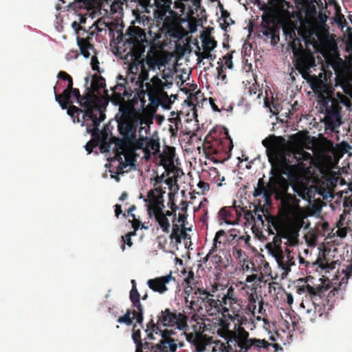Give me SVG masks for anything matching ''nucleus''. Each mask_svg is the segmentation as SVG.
Returning <instances> with one entry per match:
<instances>
[{"instance_id":"obj_1","label":"nucleus","mask_w":352,"mask_h":352,"mask_svg":"<svg viewBox=\"0 0 352 352\" xmlns=\"http://www.w3.org/2000/svg\"><path fill=\"white\" fill-rule=\"evenodd\" d=\"M122 43L119 42L118 51L128 62V78L131 82L135 80L136 92L133 99L140 100L144 107L146 102V95L151 104L166 107L170 103L168 94L164 91L165 83L158 75L149 78V71L155 70L162 64L158 54L150 50L147 55L144 53L149 42L146 38L144 30L135 25H130L124 34L119 37Z\"/></svg>"},{"instance_id":"obj_2","label":"nucleus","mask_w":352,"mask_h":352,"mask_svg":"<svg viewBox=\"0 0 352 352\" xmlns=\"http://www.w3.org/2000/svg\"><path fill=\"white\" fill-rule=\"evenodd\" d=\"M211 292L214 294L215 299L211 296H192V300L190 302V309L194 312L204 310L211 316L221 314L232 322H239L243 308L235 288L214 283Z\"/></svg>"},{"instance_id":"obj_3","label":"nucleus","mask_w":352,"mask_h":352,"mask_svg":"<svg viewBox=\"0 0 352 352\" xmlns=\"http://www.w3.org/2000/svg\"><path fill=\"white\" fill-rule=\"evenodd\" d=\"M58 78L63 80H68L67 87L61 94H57L56 87H54L56 101L58 102L62 109H66L69 104L73 103L72 100V95H73L80 106L84 108L83 120L85 121L92 120L93 124L96 126L105 119L104 108L100 104L98 97L88 86L89 76L85 78L87 91L82 96L80 95L78 89L73 87V79L67 72H59Z\"/></svg>"},{"instance_id":"obj_4","label":"nucleus","mask_w":352,"mask_h":352,"mask_svg":"<svg viewBox=\"0 0 352 352\" xmlns=\"http://www.w3.org/2000/svg\"><path fill=\"white\" fill-rule=\"evenodd\" d=\"M243 318L238 322L235 330H224L219 329L218 335L226 340V344L221 343L220 349L223 352H256L261 349L268 350L270 346H273L276 350L282 349L278 344H270L265 340L250 338V333L241 325Z\"/></svg>"},{"instance_id":"obj_5","label":"nucleus","mask_w":352,"mask_h":352,"mask_svg":"<svg viewBox=\"0 0 352 352\" xmlns=\"http://www.w3.org/2000/svg\"><path fill=\"white\" fill-rule=\"evenodd\" d=\"M322 106L324 109V122L326 130L333 132L342 123V106L350 107L351 101L346 95L338 92L336 99H327V101H325Z\"/></svg>"},{"instance_id":"obj_6","label":"nucleus","mask_w":352,"mask_h":352,"mask_svg":"<svg viewBox=\"0 0 352 352\" xmlns=\"http://www.w3.org/2000/svg\"><path fill=\"white\" fill-rule=\"evenodd\" d=\"M188 317L182 313L171 311L170 309L162 311L158 316L157 323L151 320L147 324V337L149 340L153 339V333H157L160 327H174L179 330H186L188 328Z\"/></svg>"},{"instance_id":"obj_7","label":"nucleus","mask_w":352,"mask_h":352,"mask_svg":"<svg viewBox=\"0 0 352 352\" xmlns=\"http://www.w3.org/2000/svg\"><path fill=\"white\" fill-rule=\"evenodd\" d=\"M155 9L154 17L157 22H166L168 17L179 16L184 14L186 5L188 0H153Z\"/></svg>"},{"instance_id":"obj_8","label":"nucleus","mask_w":352,"mask_h":352,"mask_svg":"<svg viewBox=\"0 0 352 352\" xmlns=\"http://www.w3.org/2000/svg\"><path fill=\"white\" fill-rule=\"evenodd\" d=\"M287 241L284 243L285 250H280L278 254H272L276 259L278 267L283 271L282 275H287L291 271V267L295 265V252L288 247L294 246L298 243V234L295 232L286 233L281 236Z\"/></svg>"},{"instance_id":"obj_9","label":"nucleus","mask_w":352,"mask_h":352,"mask_svg":"<svg viewBox=\"0 0 352 352\" xmlns=\"http://www.w3.org/2000/svg\"><path fill=\"white\" fill-rule=\"evenodd\" d=\"M121 115L118 120V127L122 137H129L134 140L136 135L139 119L136 117V111L129 107H120Z\"/></svg>"},{"instance_id":"obj_10","label":"nucleus","mask_w":352,"mask_h":352,"mask_svg":"<svg viewBox=\"0 0 352 352\" xmlns=\"http://www.w3.org/2000/svg\"><path fill=\"white\" fill-rule=\"evenodd\" d=\"M288 12V9L278 10L270 5L267 7L261 16V32L263 34L267 37L270 36L272 41L276 43V38L279 39L277 14H286Z\"/></svg>"},{"instance_id":"obj_11","label":"nucleus","mask_w":352,"mask_h":352,"mask_svg":"<svg viewBox=\"0 0 352 352\" xmlns=\"http://www.w3.org/2000/svg\"><path fill=\"white\" fill-rule=\"evenodd\" d=\"M203 147L206 154L219 155L223 153L228 154L230 157V152L233 148V144L230 137L217 138L208 134L203 142Z\"/></svg>"},{"instance_id":"obj_12","label":"nucleus","mask_w":352,"mask_h":352,"mask_svg":"<svg viewBox=\"0 0 352 352\" xmlns=\"http://www.w3.org/2000/svg\"><path fill=\"white\" fill-rule=\"evenodd\" d=\"M276 186L277 178L271 177L268 183L264 181L263 177L259 178L257 186L254 188L252 195L256 198L262 195L265 204L269 205L271 204L272 195L277 192Z\"/></svg>"},{"instance_id":"obj_13","label":"nucleus","mask_w":352,"mask_h":352,"mask_svg":"<svg viewBox=\"0 0 352 352\" xmlns=\"http://www.w3.org/2000/svg\"><path fill=\"white\" fill-rule=\"evenodd\" d=\"M165 192L161 187L156 188L155 190H151L148 192L147 199L144 201H148V214L150 217L164 211V194Z\"/></svg>"},{"instance_id":"obj_14","label":"nucleus","mask_w":352,"mask_h":352,"mask_svg":"<svg viewBox=\"0 0 352 352\" xmlns=\"http://www.w3.org/2000/svg\"><path fill=\"white\" fill-rule=\"evenodd\" d=\"M292 149L288 148L284 145H274L267 152L269 161L274 166H279L287 164L292 157Z\"/></svg>"},{"instance_id":"obj_15","label":"nucleus","mask_w":352,"mask_h":352,"mask_svg":"<svg viewBox=\"0 0 352 352\" xmlns=\"http://www.w3.org/2000/svg\"><path fill=\"white\" fill-rule=\"evenodd\" d=\"M175 278L172 276V272L169 274L148 279L146 282L148 287L154 292L164 294L169 290V285L172 282H175Z\"/></svg>"},{"instance_id":"obj_16","label":"nucleus","mask_w":352,"mask_h":352,"mask_svg":"<svg viewBox=\"0 0 352 352\" xmlns=\"http://www.w3.org/2000/svg\"><path fill=\"white\" fill-rule=\"evenodd\" d=\"M100 123L101 122H98V124H96L95 126L92 124H94L92 120L85 121L84 120L82 122V125H86L87 132L90 133L92 136V139L89 140L85 146V150L87 151L88 154L91 153L94 148L99 144V142H101L103 140L102 133H100L98 129V126L100 124Z\"/></svg>"},{"instance_id":"obj_17","label":"nucleus","mask_w":352,"mask_h":352,"mask_svg":"<svg viewBox=\"0 0 352 352\" xmlns=\"http://www.w3.org/2000/svg\"><path fill=\"white\" fill-rule=\"evenodd\" d=\"M118 79L122 82H118L116 85L111 88L112 91L111 101L115 104H120L124 102V96H131V94L128 93L125 86L127 79L121 75L118 76Z\"/></svg>"},{"instance_id":"obj_18","label":"nucleus","mask_w":352,"mask_h":352,"mask_svg":"<svg viewBox=\"0 0 352 352\" xmlns=\"http://www.w3.org/2000/svg\"><path fill=\"white\" fill-rule=\"evenodd\" d=\"M294 65L302 74L308 73L311 67L314 63V60L306 52H298L297 54L294 55Z\"/></svg>"},{"instance_id":"obj_19","label":"nucleus","mask_w":352,"mask_h":352,"mask_svg":"<svg viewBox=\"0 0 352 352\" xmlns=\"http://www.w3.org/2000/svg\"><path fill=\"white\" fill-rule=\"evenodd\" d=\"M129 298L132 303V307L136 309L132 310L133 311V318H135L136 323L140 324L142 327L143 323V306L140 302V295L135 288L131 289L129 294Z\"/></svg>"},{"instance_id":"obj_20","label":"nucleus","mask_w":352,"mask_h":352,"mask_svg":"<svg viewBox=\"0 0 352 352\" xmlns=\"http://www.w3.org/2000/svg\"><path fill=\"white\" fill-rule=\"evenodd\" d=\"M299 202L295 195L285 193L281 198L282 210L285 216L294 214L299 208Z\"/></svg>"},{"instance_id":"obj_21","label":"nucleus","mask_w":352,"mask_h":352,"mask_svg":"<svg viewBox=\"0 0 352 352\" xmlns=\"http://www.w3.org/2000/svg\"><path fill=\"white\" fill-rule=\"evenodd\" d=\"M312 89L314 92L318 94V97L320 99L322 104H323L325 101H327V99L336 98V97L334 96L333 87L321 80L314 85Z\"/></svg>"},{"instance_id":"obj_22","label":"nucleus","mask_w":352,"mask_h":352,"mask_svg":"<svg viewBox=\"0 0 352 352\" xmlns=\"http://www.w3.org/2000/svg\"><path fill=\"white\" fill-rule=\"evenodd\" d=\"M163 26L171 36L177 38H181L184 36V30L179 23V16L168 17Z\"/></svg>"},{"instance_id":"obj_23","label":"nucleus","mask_w":352,"mask_h":352,"mask_svg":"<svg viewBox=\"0 0 352 352\" xmlns=\"http://www.w3.org/2000/svg\"><path fill=\"white\" fill-rule=\"evenodd\" d=\"M94 31H91L88 33L85 38L77 37V43L80 48L82 55L85 58H89L91 55L89 51H94V45L91 43L93 36L94 35Z\"/></svg>"},{"instance_id":"obj_24","label":"nucleus","mask_w":352,"mask_h":352,"mask_svg":"<svg viewBox=\"0 0 352 352\" xmlns=\"http://www.w3.org/2000/svg\"><path fill=\"white\" fill-rule=\"evenodd\" d=\"M237 237V234L230 231L229 234H227L223 230H220L216 232L212 242V252H217L219 245L223 243L224 245L230 243L232 241Z\"/></svg>"},{"instance_id":"obj_25","label":"nucleus","mask_w":352,"mask_h":352,"mask_svg":"<svg viewBox=\"0 0 352 352\" xmlns=\"http://www.w3.org/2000/svg\"><path fill=\"white\" fill-rule=\"evenodd\" d=\"M252 212L253 213L248 214L247 215H250L251 218L253 219L254 226L261 229L265 228L266 222L265 217L269 214L267 209H265L264 206H262L259 202L258 206L255 207Z\"/></svg>"},{"instance_id":"obj_26","label":"nucleus","mask_w":352,"mask_h":352,"mask_svg":"<svg viewBox=\"0 0 352 352\" xmlns=\"http://www.w3.org/2000/svg\"><path fill=\"white\" fill-rule=\"evenodd\" d=\"M200 318L197 314H194L191 318V320L197 322V324L199 325V332L196 329V327H194L193 333H186V330H183V334L185 335L186 340L190 344H193L199 338L205 331L206 324L204 322H199L197 320Z\"/></svg>"},{"instance_id":"obj_27","label":"nucleus","mask_w":352,"mask_h":352,"mask_svg":"<svg viewBox=\"0 0 352 352\" xmlns=\"http://www.w3.org/2000/svg\"><path fill=\"white\" fill-rule=\"evenodd\" d=\"M331 67L335 72L336 76V79L351 72V68L349 67V65L340 57L332 60Z\"/></svg>"},{"instance_id":"obj_28","label":"nucleus","mask_w":352,"mask_h":352,"mask_svg":"<svg viewBox=\"0 0 352 352\" xmlns=\"http://www.w3.org/2000/svg\"><path fill=\"white\" fill-rule=\"evenodd\" d=\"M292 161L287 162V164L279 166H274L271 169V174L273 175L272 178H277V184L279 181L283 180V175H287L291 170L294 168V164H291Z\"/></svg>"},{"instance_id":"obj_29","label":"nucleus","mask_w":352,"mask_h":352,"mask_svg":"<svg viewBox=\"0 0 352 352\" xmlns=\"http://www.w3.org/2000/svg\"><path fill=\"white\" fill-rule=\"evenodd\" d=\"M336 85L340 86L344 94L352 98V72L336 79Z\"/></svg>"},{"instance_id":"obj_30","label":"nucleus","mask_w":352,"mask_h":352,"mask_svg":"<svg viewBox=\"0 0 352 352\" xmlns=\"http://www.w3.org/2000/svg\"><path fill=\"white\" fill-rule=\"evenodd\" d=\"M131 140H133V139L129 137L116 138L114 143L117 152L124 155H131Z\"/></svg>"},{"instance_id":"obj_31","label":"nucleus","mask_w":352,"mask_h":352,"mask_svg":"<svg viewBox=\"0 0 352 352\" xmlns=\"http://www.w3.org/2000/svg\"><path fill=\"white\" fill-rule=\"evenodd\" d=\"M292 188L299 197L305 200L309 201L312 197V191L304 179L294 185Z\"/></svg>"},{"instance_id":"obj_32","label":"nucleus","mask_w":352,"mask_h":352,"mask_svg":"<svg viewBox=\"0 0 352 352\" xmlns=\"http://www.w3.org/2000/svg\"><path fill=\"white\" fill-rule=\"evenodd\" d=\"M137 324H135L133 327V333L132 338L133 342L136 344V348H138V352H142V349H149L150 346L152 345L148 342H142L141 339V331L140 329H136Z\"/></svg>"},{"instance_id":"obj_33","label":"nucleus","mask_w":352,"mask_h":352,"mask_svg":"<svg viewBox=\"0 0 352 352\" xmlns=\"http://www.w3.org/2000/svg\"><path fill=\"white\" fill-rule=\"evenodd\" d=\"M235 210L232 207H223L219 212V218L221 224L224 222L227 224H234V214Z\"/></svg>"},{"instance_id":"obj_34","label":"nucleus","mask_w":352,"mask_h":352,"mask_svg":"<svg viewBox=\"0 0 352 352\" xmlns=\"http://www.w3.org/2000/svg\"><path fill=\"white\" fill-rule=\"evenodd\" d=\"M292 157L302 165L303 162H311L312 160L311 155L301 148L292 150Z\"/></svg>"},{"instance_id":"obj_35","label":"nucleus","mask_w":352,"mask_h":352,"mask_svg":"<svg viewBox=\"0 0 352 352\" xmlns=\"http://www.w3.org/2000/svg\"><path fill=\"white\" fill-rule=\"evenodd\" d=\"M155 221L159 224L160 228L164 233H169L170 229V223L169 222L168 219L164 214V212L162 211L157 214H153Z\"/></svg>"},{"instance_id":"obj_36","label":"nucleus","mask_w":352,"mask_h":352,"mask_svg":"<svg viewBox=\"0 0 352 352\" xmlns=\"http://www.w3.org/2000/svg\"><path fill=\"white\" fill-rule=\"evenodd\" d=\"M136 117L139 119L140 123H138V127L140 126V133L145 130L147 135L150 131V125L153 124V118L146 115H142L136 112Z\"/></svg>"},{"instance_id":"obj_37","label":"nucleus","mask_w":352,"mask_h":352,"mask_svg":"<svg viewBox=\"0 0 352 352\" xmlns=\"http://www.w3.org/2000/svg\"><path fill=\"white\" fill-rule=\"evenodd\" d=\"M306 291L310 295L311 299L315 305V309H316V306L319 307V304H317L316 301L318 299H322V296L324 295L323 289L320 287L315 288L309 285H307Z\"/></svg>"},{"instance_id":"obj_38","label":"nucleus","mask_w":352,"mask_h":352,"mask_svg":"<svg viewBox=\"0 0 352 352\" xmlns=\"http://www.w3.org/2000/svg\"><path fill=\"white\" fill-rule=\"evenodd\" d=\"M146 140H148L147 137H140L138 139L137 135H135V139L131 140V155L134 153L137 150L142 149L145 153L146 146Z\"/></svg>"},{"instance_id":"obj_39","label":"nucleus","mask_w":352,"mask_h":352,"mask_svg":"<svg viewBox=\"0 0 352 352\" xmlns=\"http://www.w3.org/2000/svg\"><path fill=\"white\" fill-rule=\"evenodd\" d=\"M211 340V337H208L206 334H202L192 344L195 346V351L204 352L206 349V346L210 344Z\"/></svg>"},{"instance_id":"obj_40","label":"nucleus","mask_w":352,"mask_h":352,"mask_svg":"<svg viewBox=\"0 0 352 352\" xmlns=\"http://www.w3.org/2000/svg\"><path fill=\"white\" fill-rule=\"evenodd\" d=\"M262 276H258V274H251L247 276L245 281V286L248 288H250L251 292L256 293L257 286L261 282Z\"/></svg>"},{"instance_id":"obj_41","label":"nucleus","mask_w":352,"mask_h":352,"mask_svg":"<svg viewBox=\"0 0 352 352\" xmlns=\"http://www.w3.org/2000/svg\"><path fill=\"white\" fill-rule=\"evenodd\" d=\"M267 248L271 254H278L280 250H283L282 247V240L278 236H275L273 241L267 243Z\"/></svg>"},{"instance_id":"obj_42","label":"nucleus","mask_w":352,"mask_h":352,"mask_svg":"<svg viewBox=\"0 0 352 352\" xmlns=\"http://www.w3.org/2000/svg\"><path fill=\"white\" fill-rule=\"evenodd\" d=\"M324 185V183L323 182L322 184L318 188V193L322 195L324 199L327 198L328 197H333V182L332 179H327L326 186H323Z\"/></svg>"},{"instance_id":"obj_43","label":"nucleus","mask_w":352,"mask_h":352,"mask_svg":"<svg viewBox=\"0 0 352 352\" xmlns=\"http://www.w3.org/2000/svg\"><path fill=\"white\" fill-rule=\"evenodd\" d=\"M105 80L102 76L94 74L92 76L90 89L94 91V93L99 92L102 88L105 87Z\"/></svg>"},{"instance_id":"obj_44","label":"nucleus","mask_w":352,"mask_h":352,"mask_svg":"<svg viewBox=\"0 0 352 352\" xmlns=\"http://www.w3.org/2000/svg\"><path fill=\"white\" fill-rule=\"evenodd\" d=\"M287 177L292 187L304 179L299 172L298 164H294V168L290 170Z\"/></svg>"},{"instance_id":"obj_45","label":"nucleus","mask_w":352,"mask_h":352,"mask_svg":"<svg viewBox=\"0 0 352 352\" xmlns=\"http://www.w3.org/2000/svg\"><path fill=\"white\" fill-rule=\"evenodd\" d=\"M265 230L268 232L269 234H274L273 230L272 227H273L276 230H278V222L277 219L272 215L267 214L265 217Z\"/></svg>"},{"instance_id":"obj_46","label":"nucleus","mask_w":352,"mask_h":352,"mask_svg":"<svg viewBox=\"0 0 352 352\" xmlns=\"http://www.w3.org/2000/svg\"><path fill=\"white\" fill-rule=\"evenodd\" d=\"M160 142L158 140H155L153 138H148V140H146V151H145V155L150 156L151 151H153V153H157L160 150Z\"/></svg>"},{"instance_id":"obj_47","label":"nucleus","mask_w":352,"mask_h":352,"mask_svg":"<svg viewBox=\"0 0 352 352\" xmlns=\"http://www.w3.org/2000/svg\"><path fill=\"white\" fill-rule=\"evenodd\" d=\"M220 6L221 18L223 20V22L220 23V25L223 30L227 31V28L229 27L230 24L234 23V21L230 18V12L224 10L222 5H221Z\"/></svg>"},{"instance_id":"obj_48","label":"nucleus","mask_w":352,"mask_h":352,"mask_svg":"<svg viewBox=\"0 0 352 352\" xmlns=\"http://www.w3.org/2000/svg\"><path fill=\"white\" fill-rule=\"evenodd\" d=\"M65 109L67 110V114L74 118V122H76L75 118H76V122H79L80 113H83V114L85 113L84 108H79L72 104H69Z\"/></svg>"},{"instance_id":"obj_49","label":"nucleus","mask_w":352,"mask_h":352,"mask_svg":"<svg viewBox=\"0 0 352 352\" xmlns=\"http://www.w3.org/2000/svg\"><path fill=\"white\" fill-rule=\"evenodd\" d=\"M268 4L278 10H287L292 8L290 2L286 0H267Z\"/></svg>"},{"instance_id":"obj_50","label":"nucleus","mask_w":352,"mask_h":352,"mask_svg":"<svg viewBox=\"0 0 352 352\" xmlns=\"http://www.w3.org/2000/svg\"><path fill=\"white\" fill-rule=\"evenodd\" d=\"M289 47H291L293 54H297L298 52H305L301 39L297 37L292 39V41L289 43Z\"/></svg>"},{"instance_id":"obj_51","label":"nucleus","mask_w":352,"mask_h":352,"mask_svg":"<svg viewBox=\"0 0 352 352\" xmlns=\"http://www.w3.org/2000/svg\"><path fill=\"white\" fill-rule=\"evenodd\" d=\"M296 28L292 23H287L283 27L284 34L291 40L296 37Z\"/></svg>"},{"instance_id":"obj_52","label":"nucleus","mask_w":352,"mask_h":352,"mask_svg":"<svg viewBox=\"0 0 352 352\" xmlns=\"http://www.w3.org/2000/svg\"><path fill=\"white\" fill-rule=\"evenodd\" d=\"M133 311L131 309H127L125 314L118 318L117 322L120 324H125L127 326L132 324L133 320Z\"/></svg>"},{"instance_id":"obj_53","label":"nucleus","mask_w":352,"mask_h":352,"mask_svg":"<svg viewBox=\"0 0 352 352\" xmlns=\"http://www.w3.org/2000/svg\"><path fill=\"white\" fill-rule=\"evenodd\" d=\"M232 255L238 261L239 263L244 262L245 260L248 259V256L241 248H238V245H235L232 248Z\"/></svg>"},{"instance_id":"obj_54","label":"nucleus","mask_w":352,"mask_h":352,"mask_svg":"<svg viewBox=\"0 0 352 352\" xmlns=\"http://www.w3.org/2000/svg\"><path fill=\"white\" fill-rule=\"evenodd\" d=\"M256 293H252L249 295L248 296V304L247 305L246 310H248L249 312H250L254 316H255V311L256 309V298H258L256 295Z\"/></svg>"},{"instance_id":"obj_55","label":"nucleus","mask_w":352,"mask_h":352,"mask_svg":"<svg viewBox=\"0 0 352 352\" xmlns=\"http://www.w3.org/2000/svg\"><path fill=\"white\" fill-rule=\"evenodd\" d=\"M196 56H197L198 63H201L204 59H210V60H214L215 56H213L211 54V51L208 50L204 49L202 52H195Z\"/></svg>"},{"instance_id":"obj_56","label":"nucleus","mask_w":352,"mask_h":352,"mask_svg":"<svg viewBox=\"0 0 352 352\" xmlns=\"http://www.w3.org/2000/svg\"><path fill=\"white\" fill-rule=\"evenodd\" d=\"M203 49L206 48V50H208L209 51H212L217 45V41L214 39V38L210 36H207L203 39Z\"/></svg>"},{"instance_id":"obj_57","label":"nucleus","mask_w":352,"mask_h":352,"mask_svg":"<svg viewBox=\"0 0 352 352\" xmlns=\"http://www.w3.org/2000/svg\"><path fill=\"white\" fill-rule=\"evenodd\" d=\"M181 230L182 228L180 229L178 225H173V229L170 234V239L171 240L175 239L176 243H181Z\"/></svg>"},{"instance_id":"obj_58","label":"nucleus","mask_w":352,"mask_h":352,"mask_svg":"<svg viewBox=\"0 0 352 352\" xmlns=\"http://www.w3.org/2000/svg\"><path fill=\"white\" fill-rule=\"evenodd\" d=\"M174 153L169 151L166 156L161 157V164L166 169L168 165H173Z\"/></svg>"},{"instance_id":"obj_59","label":"nucleus","mask_w":352,"mask_h":352,"mask_svg":"<svg viewBox=\"0 0 352 352\" xmlns=\"http://www.w3.org/2000/svg\"><path fill=\"white\" fill-rule=\"evenodd\" d=\"M167 348L168 346H166V342L160 341L155 346L151 345L148 350H150L151 352H168Z\"/></svg>"},{"instance_id":"obj_60","label":"nucleus","mask_w":352,"mask_h":352,"mask_svg":"<svg viewBox=\"0 0 352 352\" xmlns=\"http://www.w3.org/2000/svg\"><path fill=\"white\" fill-rule=\"evenodd\" d=\"M276 138V137L273 135L272 137L265 138L262 141L263 145L267 149V151H270L274 145H278V144L274 140Z\"/></svg>"},{"instance_id":"obj_61","label":"nucleus","mask_w":352,"mask_h":352,"mask_svg":"<svg viewBox=\"0 0 352 352\" xmlns=\"http://www.w3.org/2000/svg\"><path fill=\"white\" fill-rule=\"evenodd\" d=\"M327 16L324 13H319L317 19L318 26L320 29H325L327 25Z\"/></svg>"},{"instance_id":"obj_62","label":"nucleus","mask_w":352,"mask_h":352,"mask_svg":"<svg viewBox=\"0 0 352 352\" xmlns=\"http://www.w3.org/2000/svg\"><path fill=\"white\" fill-rule=\"evenodd\" d=\"M162 327H160V330H157V333H160L163 340L161 341H168V340L173 339L170 336L175 333L173 330L162 329Z\"/></svg>"},{"instance_id":"obj_63","label":"nucleus","mask_w":352,"mask_h":352,"mask_svg":"<svg viewBox=\"0 0 352 352\" xmlns=\"http://www.w3.org/2000/svg\"><path fill=\"white\" fill-rule=\"evenodd\" d=\"M124 1L126 3H128V2L138 3L144 10L148 9V8L153 7V5L151 3V0H124Z\"/></svg>"},{"instance_id":"obj_64","label":"nucleus","mask_w":352,"mask_h":352,"mask_svg":"<svg viewBox=\"0 0 352 352\" xmlns=\"http://www.w3.org/2000/svg\"><path fill=\"white\" fill-rule=\"evenodd\" d=\"M222 62L223 66L226 65L229 69H232L233 63H232V55L230 53H227L224 56H223Z\"/></svg>"}]
</instances>
